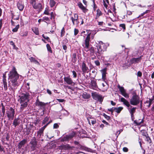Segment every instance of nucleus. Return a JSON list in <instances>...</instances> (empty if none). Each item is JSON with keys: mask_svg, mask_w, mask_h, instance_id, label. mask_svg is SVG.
Returning <instances> with one entry per match:
<instances>
[{"mask_svg": "<svg viewBox=\"0 0 154 154\" xmlns=\"http://www.w3.org/2000/svg\"><path fill=\"white\" fill-rule=\"evenodd\" d=\"M9 79L10 80L11 85V90L14 91L17 88L21 82L19 79V75L18 74L15 68H13L8 74Z\"/></svg>", "mask_w": 154, "mask_h": 154, "instance_id": "obj_1", "label": "nucleus"}, {"mask_svg": "<svg viewBox=\"0 0 154 154\" xmlns=\"http://www.w3.org/2000/svg\"><path fill=\"white\" fill-rule=\"evenodd\" d=\"M97 51L95 54L98 59L101 58V55L103 54V52L106 50L107 46L106 45L102 42L100 41L97 46Z\"/></svg>", "mask_w": 154, "mask_h": 154, "instance_id": "obj_2", "label": "nucleus"}, {"mask_svg": "<svg viewBox=\"0 0 154 154\" xmlns=\"http://www.w3.org/2000/svg\"><path fill=\"white\" fill-rule=\"evenodd\" d=\"M29 94L26 92L22 93L20 96L21 104L20 109L21 111H23L25 108L26 107L27 105V102L29 101Z\"/></svg>", "mask_w": 154, "mask_h": 154, "instance_id": "obj_3", "label": "nucleus"}, {"mask_svg": "<svg viewBox=\"0 0 154 154\" xmlns=\"http://www.w3.org/2000/svg\"><path fill=\"white\" fill-rule=\"evenodd\" d=\"M91 34V33H90L88 34L84 40V44L85 45L84 48L86 49H87V50L86 51H90L91 55L92 56L94 55L95 51L94 48L93 47H91L89 49H88L90 45V36Z\"/></svg>", "mask_w": 154, "mask_h": 154, "instance_id": "obj_4", "label": "nucleus"}, {"mask_svg": "<svg viewBox=\"0 0 154 154\" xmlns=\"http://www.w3.org/2000/svg\"><path fill=\"white\" fill-rule=\"evenodd\" d=\"M132 94V96L130 100V104L134 106L137 105L140 103V97L135 92H134Z\"/></svg>", "mask_w": 154, "mask_h": 154, "instance_id": "obj_5", "label": "nucleus"}, {"mask_svg": "<svg viewBox=\"0 0 154 154\" xmlns=\"http://www.w3.org/2000/svg\"><path fill=\"white\" fill-rule=\"evenodd\" d=\"M14 109L11 107H10L6 112V115L7 116L9 120H13L14 119L15 114Z\"/></svg>", "mask_w": 154, "mask_h": 154, "instance_id": "obj_6", "label": "nucleus"}, {"mask_svg": "<svg viewBox=\"0 0 154 154\" xmlns=\"http://www.w3.org/2000/svg\"><path fill=\"white\" fill-rule=\"evenodd\" d=\"M91 96L94 99L100 102V103H101L103 101V98L102 96L96 92H92Z\"/></svg>", "mask_w": 154, "mask_h": 154, "instance_id": "obj_7", "label": "nucleus"}, {"mask_svg": "<svg viewBox=\"0 0 154 154\" xmlns=\"http://www.w3.org/2000/svg\"><path fill=\"white\" fill-rule=\"evenodd\" d=\"M79 16L77 14H74V17H71L70 19L71 20L73 25L75 24L78 25L79 23Z\"/></svg>", "mask_w": 154, "mask_h": 154, "instance_id": "obj_8", "label": "nucleus"}, {"mask_svg": "<svg viewBox=\"0 0 154 154\" xmlns=\"http://www.w3.org/2000/svg\"><path fill=\"white\" fill-rule=\"evenodd\" d=\"M75 135L74 133L69 135H66L65 136L63 137L60 138V140L62 142L66 141L71 140Z\"/></svg>", "mask_w": 154, "mask_h": 154, "instance_id": "obj_9", "label": "nucleus"}, {"mask_svg": "<svg viewBox=\"0 0 154 154\" xmlns=\"http://www.w3.org/2000/svg\"><path fill=\"white\" fill-rule=\"evenodd\" d=\"M30 143L31 145V148L32 150H34L37 147V142L35 137L32 138L30 141Z\"/></svg>", "mask_w": 154, "mask_h": 154, "instance_id": "obj_10", "label": "nucleus"}, {"mask_svg": "<svg viewBox=\"0 0 154 154\" xmlns=\"http://www.w3.org/2000/svg\"><path fill=\"white\" fill-rule=\"evenodd\" d=\"M33 8L37 10L39 12L41 11L43 9V7L41 3H36L34 5Z\"/></svg>", "mask_w": 154, "mask_h": 154, "instance_id": "obj_11", "label": "nucleus"}, {"mask_svg": "<svg viewBox=\"0 0 154 154\" xmlns=\"http://www.w3.org/2000/svg\"><path fill=\"white\" fill-rule=\"evenodd\" d=\"M129 113H130L131 116L133 117L134 113L136 112V110L137 109L136 107H132V106H130V107H128L127 108Z\"/></svg>", "mask_w": 154, "mask_h": 154, "instance_id": "obj_12", "label": "nucleus"}, {"mask_svg": "<svg viewBox=\"0 0 154 154\" xmlns=\"http://www.w3.org/2000/svg\"><path fill=\"white\" fill-rule=\"evenodd\" d=\"M17 7L19 10L20 11H22L24 8V6L23 2L21 1H19L17 4Z\"/></svg>", "mask_w": 154, "mask_h": 154, "instance_id": "obj_13", "label": "nucleus"}, {"mask_svg": "<svg viewBox=\"0 0 154 154\" xmlns=\"http://www.w3.org/2000/svg\"><path fill=\"white\" fill-rule=\"evenodd\" d=\"M142 56H141L138 58H132L131 60V63H138L140 62L142 59Z\"/></svg>", "mask_w": 154, "mask_h": 154, "instance_id": "obj_14", "label": "nucleus"}, {"mask_svg": "<svg viewBox=\"0 0 154 154\" xmlns=\"http://www.w3.org/2000/svg\"><path fill=\"white\" fill-rule=\"evenodd\" d=\"M120 101L122 102L123 104L127 107V108L130 107V105L129 102L124 98L121 97L120 98Z\"/></svg>", "mask_w": 154, "mask_h": 154, "instance_id": "obj_15", "label": "nucleus"}, {"mask_svg": "<svg viewBox=\"0 0 154 154\" xmlns=\"http://www.w3.org/2000/svg\"><path fill=\"white\" fill-rule=\"evenodd\" d=\"M107 68H104L101 70L102 74V78L104 81L106 79V74L107 73L106 72L107 71Z\"/></svg>", "mask_w": 154, "mask_h": 154, "instance_id": "obj_16", "label": "nucleus"}, {"mask_svg": "<svg viewBox=\"0 0 154 154\" xmlns=\"http://www.w3.org/2000/svg\"><path fill=\"white\" fill-rule=\"evenodd\" d=\"M64 79L68 85H72L73 83L70 77H64Z\"/></svg>", "mask_w": 154, "mask_h": 154, "instance_id": "obj_17", "label": "nucleus"}, {"mask_svg": "<svg viewBox=\"0 0 154 154\" xmlns=\"http://www.w3.org/2000/svg\"><path fill=\"white\" fill-rule=\"evenodd\" d=\"M48 104V103H45L43 102H40L38 100V99L36 100L35 102L36 105L38 106H44L46 105V104Z\"/></svg>", "mask_w": 154, "mask_h": 154, "instance_id": "obj_18", "label": "nucleus"}, {"mask_svg": "<svg viewBox=\"0 0 154 154\" xmlns=\"http://www.w3.org/2000/svg\"><path fill=\"white\" fill-rule=\"evenodd\" d=\"M104 65L105 66L108 67H113L114 66V63L112 61H107L105 62Z\"/></svg>", "mask_w": 154, "mask_h": 154, "instance_id": "obj_19", "label": "nucleus"}, {"mask_svg": "<svg viewBox=\"0 0 154 154\" xmlns=\"http://www.w3.org/2000/svg\"><path fill=\"white\" fill-rule=\"evenodd\" d=\"M20 119L19 118H15L13 123V125L16 127L20 124Z\"/></svg>", "mask_w": 154, "mask_h": 154, "instance_id": "obj_20", "label": "nucleus"}, {"mask_svg": "<svg viewBox=\"0 0 154 154\" xmlns=\"http://www.w3.org/2000/svg\"><path fill=\"white\" fill-rule=\"evenodd\" d=\"M27 140L26 139H23L18 144V147L19 149H20L26 143Z\"/></svg>", "mask_w": 154, "mask_h": 154, "instance_id": "obj_21", "label": "nucleus"}, {"mask_svg": "<svg viewBox=\"0 0 154 154\" xmlns=\"http://www.w3.org/2000/svg\"><path fill=\"white\" fill-rule=\"evenodd\" d=\"M96 16L95 18V19L97 20L99 17L100 16H102L103 15V13L99 9H98L97 11Z\"/></svg>", "mask_w": 154, "mask_h": 154, "instance_id": "obj_22", "label": "nucleus"}, {"mask_svg": "<svg viewBox=\"0 0 154 154\" xmlns=\"http://www.w3.org/2000/svg\"><path fill=\"white\" fill-rule=\"evenodd\" d=\"M29 59L31 62H32L37 65H40L39 63L36 60L35 58L32 57H29Z\"/></svg>", "mask_w": 154, "mask_h": 154, "instance_id": "obj_23", "label": "nucleus"}, {"mask_svg": "<svg viewBox=\"0 0 154 154\" xmlns=\"http://www.w3.org/2000/svg\"><path fill=\"white\" fill-rule=\"evenodd\" d=\"M143 119L142 120L139 119L138 120H135L134 121V123L137 125H140L143 122Z\"/></svg>", "mask_w": 154, "mask_h": 154, "instance_id": "obj_24", "label": "nucleus"}, {"mask_svg": "<svg viewBox=\"0 0 154 154\" xmlns=\"http://www.w3.org/2000/svg\"><path fill=\"white\" fill-rule=\"evenodd\" d=\"M43 131L40 129L37 132V136L38 138H40L43 135Z\"/></svg>", "mask_w": 154, "mask_h": 154, "instance_id": "obj_25", "label": "nucleus"}, {"mask_svg": "<svg viewBox=\"0 0 154 154\" xmlns=\"http://www.w3.org/2000/svg\"><path fill=\"white\" fill-rule=\"evenodd\" d=\"M60 148L63 149L67 150L70 149L71 147L69 146V144L63 145L61 146Z\"/></svg>", "mask_w": 154, "mask_h": 154, "instance_id": "obj_26", "label": "nucleus"}, {"mask_svg": "<svg viewBox=\"0 0 154 154\" xmlns=\"http://www.w3.org/2000/svg\"><path fill=\"white\" fill-rule=\"evenodd\" d=\"M50 20L49 18L48 17H43L42 19V21L46 23L47 24H49L50 23Z\"/></svg>", "mask_w": 154, "mask_h": 154, "instance_id": "obj_27", "label": "nucleus"}, {"mask_svg": "<svg viewBox=\"0 0 154 154\" xmlns=\"http://www.w3.org/2000/svg\"><path fill=\"white\" fill-rule=\"evenodd\" d=\"M72 61L75 63L77 61V59L76 57V54L75 53H73L72 54Z\"/></svg>", "mask_w": 154, "mask_h": 154, "instance_id": "obj_28", "label": "nucleus"}, {"mask_svg": "<svg viewBox=\"0 0 154 154\" xmlns=\"http://www.w3.org/2000/svg\"><path fill=\"white\" fill-rule=\"evenodd\" d=\"M78 6L80 8L83 10V12H84L85 10H88L85 8L81 2H79L78 3Z\"/></svg>", "mask_w": 154, "mask_h": 154, "instance_id": "obj_29", "label": "nucleus"}, {"mask_svg": "<svg viewBox=\"0 0 154 154\" xmlns=\"http://www.w3.org/2000/svg\"><path fill=\"white\" fill-rule=\"evenodd\" d=\"M32 30L33 32L37 35H39V31L38 30V29L37 27H34L33 28H32Z\"/></svg>", "mask_w": 154, "mask_h": 154, "instance_id": "obj_30", "label": "nucleus"}, {"mask_svg": "<svg viewBox=\"0 0 154 154\" xmlns=\"http://www.w3.org/2000/svg\"><path fill=\"white\" fill-rule=\"evenodd\" d=\"M2 114L1 113L0 115L2 116V117H4L5 115V106L3 105L2 103Z\"/></svg>", "mask_w": 154, "mask_h": 154, "instance_id": "obj_31", "label": "nucleus"}, {"mask_svg": "<svg viewBox=\"0 0 154 154\" xmlns=\"http://www.w3.org/2000/svg\"><path fill=\"white\" fill-rule=\"evenodd\" d=\"M56 3V2L54 0H50L49 4L51 8L54 7Z\"/></svg>", "mask_w": 154, "mask_h": 154, "instance_id": "obj_32", "label": "nucleus"}, {"mask_svg": "<svg viewBox=\"0 0 154 154\" xmlns=\"http://www.w3.org/2000/svg\"><path fill=\"white\" fill-rule=\"evenodd\" d=\"M12 18L14 20H18L19 19L20 16L19 14L15 15L13 13H11Z\"/></svg>", "mask_w": 154, "mask_h": 154, "instance_id": "obj_33", "label": "nucleus"}, {"mask_svg": "<svg viewBox=\"0 0 154 154\" xmlns=\"http://www.w3.org/2000/svg\"><path fill=\"white\" fill-rule=\"evenodd\" d=\"M123 108L122 107H120L117 108H115V111L118 113L120 112L123 109Z\"/></svg>", "mask_w": 154, "mask_h": 154, "instance_id": "obj_34", "label": "nucleus"}, {"mask_svg": "<svg viewBox=\"0 0 154 154\" xmlns=\"http://www.w3.org/2000/svg\"><path fill=\"white\" fill-rule=\"evenodd\" d=\"M91 84L92 86L94 88H96L97 87V83L94 80H92L91 81Z\"/></svg>", "mask_w": 154, "mask_h": 154, "instance_id": "obj_35", "label": "nucleus"}, {"mask_svg": "<svg viewBox=\"0 0 154 154\" xmlns=\"http://www.w3.org/2000/svg\"><path fill=\"white\" fill-rule=\"evenodd\" d=\"M118 88L119 89L121 94L125 91V90L123 87H121L120 85H118Z\"/></svg>", "mask_w": 154, "mask_h": 154, "instance_id": "obj_36", "label": "nucleus"}, {"mask_svg": "<svg viewBox=\"0 0 154 154\" xmlns=\"http://www.w3.org/2000/svg\"><path fill=\"white\" fill-rule=\"evenodd\" d=\"M65 29L64 27H63L61 30L60 32V37H62L64 36L65 34Z\"/></svg>", "mask_w": 154, "mask_h": 154, "instance_id": "obj_37", "label": "nucleus"}, {"mask_svg": "<svg viewBox=\"0 0 154 154\" xmlns=\"http://www.w3.org/2000/svg\"><path fill=\"white\" fill-rule=\"evenodd\" d=\"M46 47L48 51L50 53H52L53 52L51 50V48L49 44H48L46 45Z\"/></svg>", "mask_w": 154, "mask_h": 154, "instance_id": "obj_38", "label": "nucleus"}, {"mask_svg": "<svg viewBox=\"0 0 154 154\" xmlns=\"http://www.w3.org/2000/svg\"><path fill=\"white\" fill-rule=\"evenodd\" d=\"M20 25L19 24L17 25L12 30V32H16L17 31L18 29L19 28Z\"/></svg>", "mask_w": 154, "mask_h": 154, "instance_id": "obj_39", "label": "nucleus"}, {"mask_svg": "<svg viewBox=\"0 0 154 154\" xmlns=\"http://www.w3.org/2000/svg\"><path fill=\"white\" fill-rule=\"evenodd\" d=\"M83 97L84 98L87 99L89 98L90 95L87 93H83L82 95Z\"/></svg>", "mask_w": 154, "mask_h": 154, "instance_id": "obj_40", "label": "nucleus"}, {"mask_svg": "<svg viewBox=\"0 0 154 154\" xmlns=\"http://www.w3.org/2000/svg\"><path fill=\"white\" fill-rule=\"evenodd\" d=\"M42 37L45 39L48 42H51L50 38L48 36H45L44 34H43L42 35Z\"/></svg>", "mask_w": 154, "mask_h": 154, "instance_id": "obj_41", "label": "nucleus"}, {"mask_svg": "<svg viewBox=\"0 0 154 154\" xmlns=\"http://www.w3.org/2000/svg\"><path fill=\"white\" fill-rule=\"evenodd\" d=\"M48 120L49 118L47 117H45L43 120L42 123V124L44 125L48 121Z\"/></svg>", "mask_w": 154, "mask_h": 154, "instance_id": "obj_42", "label": "nucleus"}, {"mask_svg": "<svg viewBox=\"0 0 154 154\" xmlns=\"http://www.w3.org/2000/svg\"><path fill=\"white\" fill-rule=\"evenodd\" d=\"M125 97L128 98L129 97V95L128 94L126 93L125 91L121 94Z\"/></svg>", "mask_w": 154, "mask_h": 154, "instance_id": "obj_43", "label": "nucleus"}, {"mask_svg": "<svg viewBox=\"0 0 154 154\" xmlns=\"http://www.w3.org/2000/svg\"><path fill=\"white\" fill-rule=\"evenodd\" d=\"M146 140L149 143H151L152 142L151 140L148 135L146 137Z\"/></svg>", "mask_w": 154, "mask_h": 154, "instance_id": "obj_44", "label": "nucleus"}, {"mask_svg": "<svg viewBox=\"0 0 154 154\" xmlns=\"http://www.w3.org/2000/svg\"><path fill=\"white\" fill-rule=\"evenodd\" d=\"M82 70L84 74L85 73L88 72V68H82Z\"/></svg>", "mask_w": 154, "mask_h": 154, "instance_id": "obj_45", "label": "nucleus"}, {"mask_svg": "<svg viewBox=\"0 0 154 154\" xmlns=\"http://www.w3.org/2000/svg\"><path fill=\"white\" fill-rule=\"evenodd\" d=\"M30 3L31 5H32V7L34 5L36 4V0H30Z\"/></svg>", "mask_w": 154, "mask_h": 154, "instance_id": "obj_46", "label": "nucleus"}, {"mask_svg": "<svg viewBox=\"0 0 154 154\" xmlns=\"http://www.w3.org/2000/svg\"><path fill=\"white\" fill-rule=\"evenodd\" d=\"M79 32V30L78 29L75 28L74 29V35L75 36L78 34Z\"/></svg>", "mask_w": 154, "mask_h": 154, "instance_id": "obj_47", "label": "nucleus"}, {"mask_svg": "<svg viewBox=\"0 0 154 154\" xmlns=\"http://www.w3.org/2000/svg\"><path fill=\"white\" fill-rule=\"evenodd\" d=\"M119 26L122 27L124 30L126 29L125 25V24H121L119 25Z\"/></svg>", "mask_w": 154, "mask_h": 154, "instance_id": "obj_48", "label": "nucleus"}, {"mask_svg": "<svg viewBox=\"0 0 154 154\" xmlns=\"http://www.w3.org/2000/svg\"><path fill=\"white\" fill-rule=\"evenodd\" d=\"M115 108L114 107H112L110 109H108V110L109 111L111 112L112 113L114 111H115Z\"/></svg>", "mask_w": 154, "mask_h": 154, "instance_id": "obj_49", "label": "nucleus"}, {"mask_svg": "<svg viewBox=\"0 0 154 154\" xmlns=\"http://www.w3.org/2000/svg\"><path fill=\"white\" fill-rule=\"evenodd\" d=\"M108 4L105 2L104 0H103V5L106 9H107L108 7Z\"/></svg>", "mask_w": 154, "mask_h": 154, "instance_id": "obj_50", "label": "nucleus"}, {"mask_svg": "<svg viewBox=\"0 0 154 154\" xmlns=\"http://www.w3.org/2000/svg\"><path fill=\"white\" fill-rule=\"evenodd\" d=\"M3 85H4L3 87H4V89L5 90H7L8 89L7 83L5 82V83H3Z\"/></svg>", "mask_w": 154, "mask_h": 154, "instance_id": "obj_51", "label": "nucleus"}, {"mask_svg": "<svg viewBox=\"0 0 154 154\" xmlns=\"http://www.w3.org/2000/svg\"><path fill=\"white\" fill-rule=\"evenodd\" d=\"M94 63L95 65L97 66H98L100 65V62L98 60L95 61Z\"/></svg>", "mask_w": 154, "mask_h": 154, "instance_id": "obj_52", "label": "nucleus"}, {"mask_svg": "<svg viewBox=\"0 0 154 154\" xmlns=\"http://www.w3.org/2000/svg\"><path fill=\"white\" fill-rule=\"evenodd\" d=\"M103 116L107 120H109L110 119V117L105 114H104Z\"/></svg>", "mask_w": 154, "mask_h": 154, "instance_id": "obj_53", "label": "nucleus"}, {"mask_svg": "<svg viewBox=\"0 0 154 154\" xmlns=\"http://www.w3.org/2000/svg\"><path fill=\"white\" fill-rule=\"evenodd\" d=\"M50 15H51V19H52V18H53L54 19L55 18V16L54 15V13H53V12H51L50 14Z\"/></svg>", "mask_w": 154, "mask_h": 154, "instance_id": "obj_54", "label": "nucleus"}, {"mask_svg": "<svg viewBox=\"0 0 154 154\" xmlns=\"http://www.w3.org/2000/svg\"><path fill=\"white\" fill-rule=\"evenodd\" d=\"M137 75L138 77H141L142 75V73L140 71H139L137 72Z\"/></svg>", "mask_w": 154, "mask_h": 154, "instance_id": "obj_55", "label": "nucleus"}, {"mask_svg": "<svg viewBox=\"0 0 154 154\" xmlns=\"http://www.w3.org/2000/svg\"><path fill=\"white\" fill-rule=\"evenodd\" d=\"M59 127L57 123H55L53 127L54 128H57Z\"/></svg>", "mask_w": 154, "mask_h": 154, "instance_id": "obj_56", "label": "nucleus"}, {"mask_svg": "<svg viewBox=\"0 0 154 154\" xmlns=\"http://www.w3.org/2000/svg\"><path fill=\"white\" fill-rule=\"evenodd\" d=\"M10 45H12L14 48H15L16 47V46L15 45L13 41H10Z\"/></svg>", "mask_w": 154, "mask_h": 154, "instance_id": "obj_57", "label": "nucleus"}, {"mask_svg": "<svg viewBox=\"0 0 154 154\" xmlns=\"http://www.w3.org/2000/svg\"><path fill=\"white\" fill-rule=\"evenodd\" d=\"M48 124L47 123L46 124V125H44L43 127H42V128H41L40 129L42 130V131H44V129H45V128L48 125Z\"/></svg>", "mask_w": 154, "mask_h": 154, "instance_id": "obj_58", "label": "nucleus"}, {"mask_svg": "<svg viewBox=\"0 0 154 154\" xmlns=\"http://www.w3.org/2000/svg\"><path fill=\"white\" fill-rule=\"evenodd\" d=\"M123 150L124 152H128V149L126 147H124L123 148Z\"/></svg>", "mask_w": 154, "mask_h": 154, "instance_id": "obj_59", "label": "nucleus"}, {"mask_svg": "<svg viewBox=\"0 0 154 154\" xmlns=\"http://www.w3.org/2000/svg\"><path fill=\"white\" fill-rule=\"evenodd\" d=\"M142 135H143V136H145L146 137L147 136H148V134H147V133L145 131H143V132H142Z\"/></svg>", "mask_w": 154, "mask_h": 154, "instance_id": "obj_60", "label": "nucleus"}, {"mask_svg": "<svg viewBox=\"0 0 154 154\" xmlns=\"http://www.w3.org/2000/svg\"><path fill=\"white\" fill-rule=\"evenodd\" d=\"M91 123L92 125H94L95 124L96 122V121L95 119H93V120H91Z\"/></svg>", "mask_w": 154, "mask_h": 154, "instance_id": "obj_61", "label": "nucleus"}, {"mask_svg": "<svg viewBox=\"0 0 154 154\" xmlns=\"http://www.w3.org/2000/svg\"><path fill=\"white\" fill-rule=\"evenodd\" d=\"M28 35V32H26L22 34L21 33V35L22 36H26Z\"/></svg>", "mask_w": 154, "mask_h": 154, "instance_id": "obj_62", "label": "nucleus"}, {"mask_svg": "<svg viewBox=\"0 0 154 154\" xmlns=\"http://www.w3.org/2000/svg\"><path fill=\"white\" fill-rule=\"evenodd\" d=\"M57 100L58 101H59L60 102H63L65 101V100L64 99H57Z\"/></svg>", "mask_w": 154, "mask_h": 154, "instance_id": "obj_63", "label": "nucleus"}, {"mask_svg": "<svg viewBox=\"0 0 154 154\" xmlns=\"http://www.w3.org/2000/svg\"><path fill=\"white\" fill-rule=\"evenodd\" d=\"M72 74L74 78H76L77 76V74L76 72L74 71H72Z\"/></svg>", "mask_w": 154, "mask_h": 154, "instance_id": "obj_64", "label": "nucleus"}]
</instances>
